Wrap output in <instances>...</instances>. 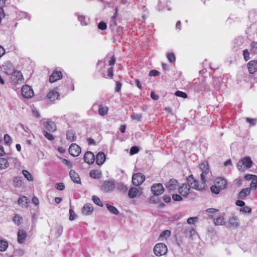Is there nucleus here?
<instances>
[{
    "instance_id": "f257e3e1",
    "label": "nucleus",
    "mask_w": 257,
    "mask_h": 257,
    "mask_svg": "<svg viewBox=\"0 0 257 257\" xmlns=\"http://www.w3.org/2000/svg\"><path fill=\"white\" fill-rule=\"evenodd\" d=\"M199 169L201 171L200 174L201 181L205 184L208 179L210 180L211 177V172L209 168V165L207 162L201 163L199 165Z\"/></svg>"
},
{
    "instance_id": "f03ea898",
    "label": "nucleus",
    "mask_w": 257,
    "mask_h": 257,
    "mask_svg": "<svg viewBox=\"0 0 257 257\" xmlns=\"http://www.w3.org/2000/svg\"><path fill=\"white\" fill-rule=\"evenodd\" d=\"M165 187L169 192H175L178 190L179 183L178 181L174 178L169 179L165 184Z\"/></svg>"
},
{
    "instance_id": "7ed1b4c3",
    "label": "nucleus",
    "mask_w": 257,
    "mask_h": 257,
    "mask_svg": "<svg viewBox=\"0 0 257 257\" xmlns=\"http://www.w3.org/2000/svg\"><path fill=\"white\" fill-rule=\"evenodd\" d=\"M154 252L159 256L164 255L167 252V246L163 243H157L154 247Z\"/></svg>"
},
{
    "instance_id": "20e7f679",
    "label": "nucleus",
    "mask_w": 257,
    "mask_h": 257,
    "mask_svg": "<svg viewBox=\"0 0 257 257\" xmlns=\"http://www.w3.org/2000/svg\"><path fill=\"white\" fill-rule=\"evenodd\" d=\"M145 180V176L142 173L135 174L132 177L133 184L135 186H139L142 184Z\"/></svg>"
},
{
    "instance_id": "39448f33",
    "label": "nucleus",
    "mask_w": 257,
    "mask_h": 257,
    "mask_svg": "<svg viewBox=\"0 0 257 257\" xmlns=\"http://www.w3.org/2000/svg\"><path fill=\"white\" fill-rule=\"evenodd\" d=\"M115 187L114 180L105 181L101 186V190L104 192H108L111 191Z\"/></svg>"
},
{
    "instance_id": "423d86ee",
    "label": "nucleus",
    "mask_w": 257,
    "mask_h": 257,
    "mask_svg": "<svg viewBox=\"0 0 257 257\" xmlns=\"http://www.w3.org/2000/svg\"><path fill=\"white\" fill-rule=\"evenodd\" d=\"M151 191L155 196H159L164 192V188L161 183L154 184L151 187Z\"/></svg>"
},
{
    "instance_id": "0eeeda50",
    "label": "nucleus",
    "mask_w": 257,
    "mask_h": 257,
    "mask_svg": "<svg viewBox=\"0 0 257 257\" xmlns=\"http://www.w3.org/2000/svg\"><path fill=\"white\" fill-rule=\"evenodd\" d=\"M193 90L196 92H199L202 91L209 90V86L204 81H202L199 83H194L193 84Z\"/></svg>"
},
{
    "instance_id": "6e6552de",
    "label": "nucleus",
    "mask_w": 257,
    "mask_h": 257,
    "mask_svg": "<svg viewBox=\"0 0 257 257\" xmlns=\"http://www.w3.org/2000/svg\"><path fill=\"white\" fill-rule=\"evenodd\" d=\"M12 81L15 83H22L24 81V78L22 73L20 71H15L11 76Z\"/></svg>"
},
{
    "instance_id": "1a4fd4ad",
    "label": "nucleus",
    "mask_w": 257,
    "mask_h": 257,
    "mask_svg": "<svg viewBox=\"0 0 257 257\" xmlns=\"http://www.w3.org/2000/svg\"><path fill=\"white\" fill-rule=\"evenodd\" d=\"M22 95L27 98H31L34 95L32 88L28 85H24L21 89Z\"/></svg>"
},
{
    "instance_id": "9d476101",
    "label": "nucleus",
    "mask_w": 257,
    "mask_h": 257,
    "mask_svg": "<svg viewBox=\"0 0 257 257\" xmlns=\"http://www.w3.org/2000/svg\"><path fill=\"white\" fill-rule=\"evenodd\" d=\"M81 152V148L76 144H72L69 147V152L73 157L78 156Z\"/></svg>"
},
{
    "instance_id": "9b49d317",
    "label": "nucleus",
    "mask_w": 257,
    "mask_h": 257,
    "mask_svg": "<svg viewBox=\"0 0 257 257\" xmlns=\"http://www.w3.org/2000/svg\"><path fill=\"white\" fill-rule=\"evenodd\" d=\"M187 185L189 188H192L195 189L200 190L198 181L195 179L193 175L189 176L187 178Z\"/></svg>"
},
{
    "instance_id": "f8f14e48",
    "label": "nucleus",
    "mask_w": 257,
    "mask_h": 257,
    "mask_svg": "<svg viewBox=\"0 0 257 257\" xmlns=\"http://www.w3.org/2000/svg\"><path fill=\"white\" fill-rule=\"evenodd\" d=\"M45 130L50 133H53L56 131V125L54 122L51 120H48L44 124Z\"/></svg>"
},
{
    "instance_id": "ddd939ff",
    "label": "nucleus",
    "mask_w": 257,
    "mask_h": 257,
    "mask_svg": "<svg viewBox=\"0 0 257 257\" xmlns=\"http://www.w3.org/2000/svg\"><path fill=\"white\" fill-rule=\"evenodd\" d=\"M83 159L88 164H92L95 161V157L93 153L88 151L84 154Z\"/></svg>"
},
{
    "instance_id": "4468645a",
    "label": "nucleus",
    "mask_w": 257,
    "mask_h": 257,
    "mask_svg": "<svg viewBox=\"0 0 257 257\" xmlns=\"http://www.w3.org/2000/svg\"><path fill=\"white\" fill-rule=\"evenodd\" d=\"M17 235V241L20 244L23 243L27 237V234L24 229H20Z\"/></svg>"
},
{
    "instance_id": "2eb2a0df",
    "label": "nucleus",
    "mask_w": 257,
    "mask_h": 257,
    "mask_svg": "<svg viewBox=\"0 0 257 257\" xmlns=\"http://www.w3.org/2000/svg\"><path fill=\"white\" fill-rule=\"evenodd\" d=\"M106 156L105 154L102 152H99L97 153L95 158L96 163L99 165H102L105 162Z\"/></svg>"
},
{
    "instance_id": "dca6fc26",
    "label": "nucleus",
    "mask_w": 257,
    "mask_h": 257,
    "mask_svg": "<svg viewBox=\"0 0 257 257\" xmlns=\"http://www.w3.org/2000/svg\"><path fill=\"white\" fill-rule=\"evenodd\" d=\"M247 66L250 74H253L257 71V60L250 61Z\"/></svg>"
},
{
    "instance_id": "f3484780",
    "label": "nucleus",
    "mask_w": 257,
    "mask_h": 257,
    "mask_svg": "<svg viewBox=\"0 0 257 257\" xmlns=\"http://www.w3.org/2000/svg\"><path fill=\"white\" fill-rule=\"evenodd\" d=\"M189 190L190 188L186 184H182L178 188L180 194L183 197L187 196Z\"/></svg>"
},
{
    "instance_id": "a211bd4d",
    "label": "nucleus",
    "mask_w": 257,
    "mask_h": 257,
    "mask_svg": "<svg viewBox=\"0 0 257 257\" xmlns=\"http://www.w3.org/2000/svg\"><path fill=\"white\" fill-rule=\"evenodd\" d=\"M214 184L223 190L227 187V181L224 178L219 177L216 179Z\"/></svg>"
},
{
    "instance_id": "6ab92c4d",
    "label": "nucleus",
    "mask_w": 257,
    "mask_h": 257,
    "mask_svg": "<svg viewBox=\"0 0 257 257\" xmlns=\"http://www.w3.org/2000/svg\"><path fill=\"white\" fill-rule=\"evenodd\" d=\"M58 88L50 90L47 94L48 98L51 101H54L58 98L59 93L57 91Z\"/></svg>"
},
{
    "instance_id": "aec40b11",
    "label": "nucleus",
    "mask_w": 257,
    "mask_h": 257,
    "mask_svg": "<svg viewBox=\"0 0 257 257\" xmlns=\"http://www.w3.org/2000/svg\"><path fill=\"white\" fill-rule=\"evenodd\" d=\"M62 78V74L60 71L54 72L49 77V81L51 83L54 82Z\"/></svg>"
},
{
    "instance_id": "412c9836",
    "label": "nucleus",
    "mask_w": 257,
    "mask_h": 257,
    "mask_svg": "<svg viewBox=\"0 0 257 257\" xmlns=\"http://www.w3.org/2000/svg\"><path fill=\"white\" fill-rule=\"evenodd\" d=\"M250 191L249 188H244L239 192L237 197L240 199H245L250 194Z\"/></svg>"
},
{
    "instance_id": "4be33fe9",
    "label": "nucleus",
    "mask_w": 257,
    "mask_h": 257,
    "mask_svg": "<svg viewBox=\"0 0 257 257\" xmlns=\"http://www.w3.org/2000/svg\"><path fill=\"white\" fill-rule=\"evenodd\" d=\"M69 175L71 180L75 183L80 184L81 180L79 175L74 170H71L69 172Z\"/></svg>"
},
{
    "instance_id": "5701e85b",
    "label": "nucleus",
    "mask_w": 257,
    "mask_h": 257,
    "mask_svg": "<svg viewBox=\"0 0 257 257\" xmlns=\"http://www.w3.org/2000/svg\"><path fill=\"white\" fill-rule=\"evenodd\" d=\"M93 210V206L90 203L85 204L82 208V213L84 215H89L91 213Z\"/></svg>"
},
{
    "instance_id": "b1692460",
    "label": "nucleus",
    "mask_w": 257,
    "mask_h": 257,
    "mask_svg": "<svg viewBox=\"0 0 257 257\" xmlns=\"http://www.w3.org/2000/svg\"><path fill=\"white\" fill-rule=\"evenodd\" d=\"M213 219L214 223L216 225H223L226 223L224 221V217L221 215H218L217 216L215 217Z\"/></svg>"
},
{
    "instance_id": "393cba45",
    "label": "nucleus",
    "mask_w": 257,
    "mask_h": 257,
    "mask_svg": "<svg viewBox=\"0 0 257 257\" xmlns=\"http://www.w3.org/2000/svg\"><path fill=\"white\" fill-rule=\"evenodd\" d=\"M76 135L75 132L73 130H69L66 133V139L70 142H74L76 139Z\"/></svg>"
},
{
    "instance_id": "a878e982",
    "label": "nucleus",
    "mask_w": 257,
    "mask_h": 257,
    "mask_svg": "<svg viewBox=\"0 0 257 257\" xmlns=\"http://www.w3.org/2000/svg\"><path fill=\"white\" fill-rule=\"evenodd\" d=\"M243 40L242 38L238 37L234 40L233 48L235 50L241 49L243 45Z\"/></svg>"
},
{
    "instance_id": "bb28decb",
    "label": "nucleus",
    "mask_w": 257,
    "mask_h": 257,
    "mask_svg": "<svg viewBox=\"0 0 257 257\" xmlns=\"http://www.w3.org/2000/svg\"><path fill=\"white\" fill-rule=\"evenodd\" d=\"M228 223L230 226L234 228H237L239 226L238 218L235 216L230 217L228 220Z\"/></svg>"
},
{
    "instance_id": "cd10ccee",
    "label": "nucleus",
    "mask_w": 257,
    "mask_h": 257,
    "mask_svg": "<svg viewBox=\"0 0 257 257\" xmlns=\"http://www.w3.org/2000/svg\"><path fill=\"white\" fill-rule=\"evenodd\" d=\"M139 192V189L135 187H132L128 190V196L130 198H134Z\"/></svg>"
},
{
    "instance_id": "c85d7f7f",
    "label": "nucleus",
    "mask_w": 257,
    "mask_h": 257,
    "mask_svg": "<svg viewBox=\"0 0 257 257\" xmlns=\"http://www.w3.org/2000/svg\"><path fill=\"white\" fill-rule=\"evenodd\" d=\"M246 169L249 168L252 165V162L249 157H245L241 159Z\"/></svg>"
},
{
    "instance_id": "c756f323",
    "label": "nucleus",
    "mask_w": 257,
    "mask_h": 257,
    "mask_svg": "<svg viewBox=\"0 0 257 257\" xmlns=\"http://www.w3.org/2000/svg\"><path fill=\"white\" fill-rule=\"evenodd\" d=\"M78 20L80 22L81 25L82 26H86L88 25L89 22V18L83 16V15H79L78 16Z\"/></svg>"
},
{
    "instance_id": "7c9ffc66",
    "label": "nucleus",
    "mask_w": 257,
    "mask_h": 257,
    "mask_svg": "<svg viewBox=\"0 0 257 257\" xmlns=\"http://www.w3.org/2000/svg\"><path fill=\"white\" fill-rule=\"evenodd\" d=\"M28 203V199L27 197L23 196L20 197L18 199V203L22 207H27Z\"/></svg>"
},
{
    "instance_id": "2f4dec72",
    "label": "nucleus",
    "mask_w": 257,
    "mask_h": 257,
    "mask_svg": "<svg viewBox=\"0 0 257 257\" xmlns=\"http://www.w3.org/2000/svg\"><path fill=\"white\" fill-rule=\"evenodd\" d=\"M89 174L90 176L94 179H100L101 177V172L97 170L90 171Z\"/></svg>"
},
{
    "instance_id": "473e14b6",
    "label": "nucleus",
    "mask_w": 257,
    "mask_h": 257,
    "mask_svg": "<svg viewBox=\"0 0 257 257\" xmlns=\"http://www.w3.org/2000/svg\"><path fill=\"white\" fill-rule=\"evenodd\" d=\"M98 106V113L99 115L104 116L107 113L108 110V108L107 106H103L101 104L99 105Z\"/></svg>"
},
{
    "instance_id": "72a5a7b5",
    "label": "nucleus",
    "mask_w": 257,
    "mask_h": 257,
    "mask_svg": "<svg viewBox=\"0 0 257 257\" xmlns=\"http://www.w3.org/2000/svg\"><path fill=\"white\" fill-rule=\"evenodd\" d=\"M9 166L7 159L4 158H0V170L5 169Z\"/></svg>"
},
{
    "instance_id": "f704fd0d",
    "label": "nucleus",
    "mask_w": 257,
    "mask_h": 257,
    "mask_svg": "<svg viewBox=\"0 0 257 257\" xmlns=\"http://www.w3.org/2000/svg\"><path fill=\"white\" fill-rule=\"evenodd\" d=\"M106 206L111 213L115 215H118L119 214V211L115 207L108 203L106 204Z\"/></svg>"
},
{
    "instance_id": "c9c22d12",
    "label": "nucleus",
    "mask_w": 257,
    "mask_h": 257,
    "mask_svg": "<svg viewBox=\"0 0 257 257\" xmlns=\"http://www.w3.org/2000/svg\"><path fill=\"white\" fill-rule=\"evenodd\" d=\"M244 119L245 120L246 122L249 123V127L254 126L257 123L256 118L245 117Z\"/></svg>"
},
{
    "instance_id": "e433bc0d",
    "label": "nucleus",
    "mask_w": 257,
    "mask_h": 257,
    "mask_svg": "<svg viewBox=\"0 0 257 257\" xmlns=\"http://www.w3.org/2000/svg\"><path fill=\"white\" fill-rule=\"evenodd\" d=\"M113 67L111 66L110 68H108L107 69L106 74L104 73V72H102V75L103 77L104 78H112L113 76Z\"/></svg>"
},
{
    "instance_id": "4c0bfd02",
    "label": "nucleus",
    "mask_w": 257,
    "mask_h": 257,
    "mask_svg": "<svg viewBox=\"0 0 257 257\" xmlns=\"http://www.w3.org/2000/svg\"><path fill=\"white\" fill-rule=\"evenodd\" d=\"M14 186L16 187H20L23 182L20 177H15L13 179Z\"/></svg>"
},
{
    "instance_id": "58836bf2",
    "label": "nucleus",
    "mask_w": 257,
    "mask_h": 257,
    "mask_svg": "<svg viewBox=\"0 0 257 257\" xmlns=\"http://www.w3.org/2000/svg\"><path fill=\"white\" fill-rule=\"evenodd\" d=\"M8 247V242L3 239H0V251H5Z\"/></svg>"
},
{
    "instance_id": "ea45409f",
    "label": "nucleus",
    "mask_w": 257,
    "mask_h": 257,
    "mask_svg": "<svg viewBox=\"0 0 257 257\" xmlns=\"http://www.w3.org/2000/svg\"><path fill=\"white\" fill-rule=\"evenodd\" d=\"M13 221H14L15 224L19 225L22 223L23 218L20 215L18 214H16L13 217Z\"/></svg>"
},
{
    "instance_id": "a19ab883",
    "label": "nucleus",
    "mask_w": 257,
    "mask_h": 257,
    "mask_svg": "<svg viewBox=\"0 0 257 257\" xmlns=\"http://www.w3.org/2000/svg\"><path fill=\"white\" fill-rule=\"evenodd\" d=\"M116 187L117 190L122 192H125L127 190V186L121 183H118Z\"/></svg>"
},
{
    "instance_id": "79ce46f5",
    "label": "nucleus",
    "mask_w": 257,
    "mask_h": 257,
    "mask_svg": "<svg viewBox=\"0 0 257 257\" xmlns=\"http://www.w3.org/2000/svg\"><path fill=\"white\" fill-rule=\"evenodd\" d=\"M210 190L212 193L215 194H218L222 189H220V188L218 186L214 184L210 187Z\"/></svg>"
},
{
    "instance_id": "37998d69",
    "label": "nucleus",
    "mask_w": 257,
    "mask_h": 257,
    "mask_svg": "<svg viewBox=\"0 0 257 257\" xmlns=\"http://www.w3.org/2000/svg\"><path fill=\"white\" fill-rule=\"evenodd\" d=\"M22 173L25 178L29 181H33V178L31 174L27 170H24L22 171Z\"/></svg>"
},
{
    "instance_id": "c03bdc74",
    "label": "nucleus",
    "mask_w": 257,
    "mask_h": 257,
    "mask_svg": "<svg viewBox=\"0 0 257 257\" xmlns=\"http://www.w3.org/2000/svg\"><path fill=\"white\" fill-rule=\"evenodd\" d=\"M167 58L170 63H173L175 62L176 57L175 54L173 53H169L167 55Z\"/></svg>"
},
{
    "instance_id": "a18cd8bd",
    "label": "nucleus",
    "mask_w": 257,
    "mask_h": 257,
    "mask_svg": "<svg viewBox=\"0 0 257 257\" xmlns=\"http://www.w3.org/2000/svg\"><path fill=\"white\" fill-rule=\"evenodd\" d=\"M237 167L238 170L240 172H244V170L246 169L245 166H244V164L241 160H240L237 162Z\"/></svg>"
},
{
    "instance_id": "49530a36",
    "label": "nucleus",
    "mask_w": 257,
    "mask_h": 257,
    "mask_svg": "<svg viewBox=\"0 0 257 257\" xmlns=\"http://www.w3.org/2000/svg\"><path fill=\"white\" fill-rule=\"evenodd\" d=\"M132 119L134 120H136L138 121H140L141 120L142 118V114L140 113H133L131 116Z\"/></svg>"
},
{
    "instance_id": "de8ad7c7",
    "label": "nucleus",
    "mask_w": 257,
    "mask_h": 257,
    "mask_svg": "<svg viewBox=\"0 0 257 257\" xmlns=\"http://www.w3.org/2000/svg\"><path fill=\"white\" fill-rule=\"evenodd\" d=\"M171 235V231L169 230H165L163 231L160 235V237L161 238H166Z\"/></svg>"
},
{
    "instance_id": "09e8293b",
    "label": "nucleus",
    "mask_w": 257,
    "mask_h": 257,
    "mask_svg": "<svg viewBox=\"0 0 257 257\" xmlns=\"http://www.w3.org/2000/svg\"><path fill=\"white\" fill-rule=\"evenodd\" d=\"M175 94L176 96L182 97L183 98H186L187 97V94L186 93L179 90H177V91H176Z\"/></svg>"
},
{
    "instance_id": "8fccbe9b",
    "label": "nucleus",
    "mask_w": 257,
    "mask_h": 257,
    "mask_svg": "<svg viewBox=\"0 0 257 257\" xmlns=\"http://www.w3.org/2000/svg\"><path fill=\"white\" fill-rule=\"evenodd\" d=\"M92 199L93 202L95 204H96L99 206H102V204L100 199L97 196H95V195L93 196Z\"/></svg>"
},
{
    "instance_id": "3c124183",
    "label": "nucleus",
    "mask_w": 257,
    "mask_h": 257,
    "mask_svg": "<svg viewBox=\"0 0 257 257\" xmlns=\"http://www.w3.org/2000/svg\"><path fill=\"white\" fill-rule=\"evenodd\" d=\"M43 133L45 138H46L48 140L50 141H53L54 140V136H52L51 134L49 133L46 130H44Z\"/></svg>"
},
{
    "instance_id": "603ef678",
    "label": "nucleus",
    "mask_w": 257,
    "mask_h": 257,
    "mask_svg": "<svg viewBox=\"0 0 257 257\" xmlns=\"http://www.w3.org/2000/svg\"><path fill=\"white\" fill-rule=\"evenodd\" d=\"M63 226L62 225H59L57 226L56 231V235L57 237L60 236L62 232H63Z\"/></svg>"
},
{
    "instance_id": "864d4df0",
    "label": "nucleus",
    "mask_w": 257,
    "mask_h": 257,
    "mask_svg": "<svg viewBox=\"0 0 257 257\" xmlns=\"http://www.w3.org/2000/svg\"><path fill=\"white\" fill-rule=\"evenodd\" d=\"M182 196H181L180 194H174L172 195V199L174 201H180L182 200L183 198Z\"/></svg>"
},
{
    "instance_id": "5fc2aeb1",
    "label": "nucleus",
    "mask_w": 257,
    "mask_h": 257,
    "mask_svg": "<svg viewBox=\"0 0 257 257\" xmlns=\"http://www.w3.org/2000/svg\"><path fill=\"white\" fill-rule=\"evenodd\" d=\"M69 219L70 220H74L76 217V214L72 208L69 209Z\"/></svg>"
},
{
    "instance_id": "6e6d98bb",
    "label": "nucleus",
    "mask_w": 257,
    "mask_h": 257,
    "mask_svg": "<svg viewBox=\"0 0 257 257\" xmlns=\"http://www.w3.org/2000/svg\"><path fill=\"white\" fill-rule=\"evenodd\" d=\"M198 217H191L188 218L187 220V223L189 224H193L195 222L197 221Z\"/></svg>"
},
{
    "instance_id": "4d7b16f0",
    "label": "nucleus",
    "mask_w": 257,
    "mask_h": 257,
    "mask_svg": "<svg viewBox=\"0 0 257 257\" xmlns=\"http://www.w3.org/2000/svg\"><path fill=\"white\" fill-rule=\"evenodd\" d=\"M139 149L137 146H133L130 149V153L131 155H135L138 153Z\"/></svg>"
},
{
    "instance_id": "13d9d810",
    "label": "nucleus",
    "mask_w": 257,
    "mask_h": 257,
    "mask_svg": "<svg viewBox=\"0 0 257 257\" xmlns=\"http://www.w3.org/2000/svg\"><path fill=\"white\" fill-rule=\"evenodd\" d=\"M240 211L244 213H250L251 211V208L249 206H244L242 208H240Z\"/></svg>"
},
{
    "instance_id": "bf43d9fd",
    "label": "nucleus",
    "mask_w": 257,
    "mask_h": 257,
    "mask_svg": "<svg viewBox=\"0 0 257 257\" xmlns=\"http://www.w3.org/2000/svg\"><path fill=\"white\" fill-rule=\"evenodd\" d=\"M243 55L244 60L247 61L250 59L249 53L247 49H245L243 51Z\"/></svg>"
},
{
    "instance_id": "052dcab7",
    "label": "nucleus",
    "mask_w": 257,
    "mask_h": 257,
    "mask_svg": "<svg viewBox=\"0 0 257 257\" xmlns=\"http://www.w3.org/2000/svg\"><path fill=\"white\" fill-rule=\"evenodd\" d=\"M149 76H159L160 75V72L156 70H152L149 72Z\"/></svg>"
},
{
    "instance_id": "680f3d73",
    "label": "nucleus",
    "mask_w": 257,
    "mask_h": 257,
    "mask_svg": "<svg viewBox=\"0 0 257 257\" xmlns=\"http://www.w3.org/2000/svg\"><path fill=\"white\" fill-rule=\"evenodd\" d=\"M55 187L57 189L62 191L65 189V185L63 183H58L56 184Z\"/></svg>"
},
{
    "instance_id": "e2e57ef3",
    "label": "nucleus",
    "mask_w": 257,
    "mask_h": 257,
    "mask_svg": "<svg viewBox=\"0 0 257 257\" xmlns=\"http://www.w3.org/2000/svg\"><path fill=\"white\" fill-rule=\"evenodd\" d=\"M98 28L100 30H105L107 28L106 24L104 22H100L98 25Z\"/></svg>"
},
{
    "instance_id": "0e129e2a",
    "label": "nucleus",
    "mask_w": 257,
    "mask_h": 257,
    "mask_svg": "<svg viewBox=\"0 0 257 257\" xmlns=\"http://www.w3.org/2000/svg\"><path fill=\"white\" fill-rule=\"evenodd\" d=\"M4 141L5 142L6 144L9 145V144H10L12 142V139L10 137V136L8 135V134H6L5 136H4Z\"/></svg>"
},
{
    "instance_id": "69168bd1",
    "label": "nucleus",
    "mask_w": 257,
    "mask_h": 257,
    "mask_svg": "<svg viewBox=\"0 0 257 257\" xmlns=\"http://www.w3.org/2000/svg\"><path fill=\"white\" fill-rule=\"evenodd\" d=\"M250 186L251 188L256 189L257 188V177L251 181Z\"/></svg>"
},
{
    "instance_id": "338daca9",
    "label": "nucleus",
    "mask_w": 257,
    "mask_h": 257,
    "mask_svg": "<svg viewBox=\"0 0 257 257\" xmlns=\"http://www.w3.org/2000/svg\"><path fill=\"white\" fill-rule=\"evenodd\" d=\"M158 196L153 195L149 199V202L151 203H155L158 202Z\"/></svg>"
},
{
    "instance_id": "774afa93",
    "label": "nucleus",
    "mask_w": 257,
    "mask_h": 257,
    "mask_svg": "<svg viewBox=\"0 0 257 257\" xmlns=\"http://www.w3.org/2000/svg\"><path fill=\"white\" fill-rule=\"evenodd\" d=\"M179 218V215L178 214H175L172 216H170L168 218V220L169 221H174L176 220Z\"/></svg>"
}]
</instances>
